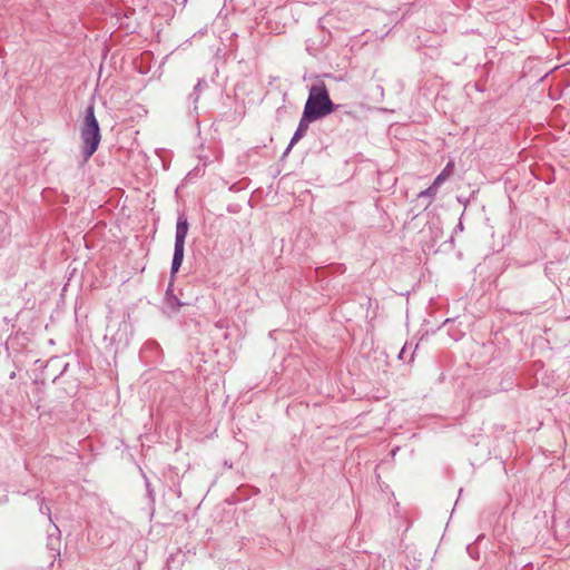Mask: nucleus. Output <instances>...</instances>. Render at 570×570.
<instances>
[{"instance_id": "6e6552de", "label": "nucleus", "mask_w": 570, "mask_h": 570, "mask_svg": "<svg viewBox=\"0 0 570 570\" xmlns=\"http://www.w3.org/2000/svg\"><path fill=\"white\" fill-rule=\"evenodd\" d=\"M40 512L43 514H47L50 518V509L47 505L41 504L40 505Z\"/></svg>"}, {"instance_id": "1a4fd4ad", "label": "nucleus", "mask_w": 570, "mask_h": 570, "mask_svg": "<svg viewBox=\"0 0 570 570\" xmlns=\"http://www.w3.org/2000/svg\"><path fill=\"white\" fill-rule=\"evenodd\" d=\"M406 356V344L403 346V348L401 350L400 354H399V358L400 360H404Z\"/></svg>"}, {"instance_id": "9d476101", "label": "nucleus", "mask_w": 570, "mask_h": 570, "mask_svg": "<svg viewBox=\"0 0 570 570\" xmlns=\"http://www.w3.org/2000/svg\"><path fill=\"white\" fill-rule=\"evenodd\" d=\"M168 302L173 305V304H177L178 306L180 305V303L178 302L177 297H173V298H169Z\"/></svg>"}, {"instance_id": "f03ea898", "label": "nucleus", "mask_w": 570, "mask_h": 570, "mask_svg": "<svg viewBox=\"0 0 570 570\" xmlns=\"http://www.w3.org/2000/svg\"><path fill=\"white\" fill-rule=\"evenodd\" d=\"M80 137L83 144L82 156L85 160H88L98 149L101 139L100 127L95 116L94 105H89L86 109Z\"/></svg>"}, {"instance_id": "0eeeda50", "label": "nucleus", "mask_w": 570, "mask_h": 570, "mask_svg": "<svg viewBox=\"0 0 570 570\" xmlns=\"http://www.w3.org/2000/svg\"><path fill=\"white\" fill-rule=\"evenodd\" d=\"M203 81L199 80L197 82V85L194 87V91L193 94L190 95V97L193 98L194 102H196L199 98V87L202 86Z\"/></svg>"}, {"instance_id": "f257e3e1", "label": "nucleus", "mask_w": 570, "mask_h": 570, "mask_svg": "<svg viewBox=\"0 0 570 570\" xmlns=\"http://www.w3.org/2000/svg\"><path fill=\"white\" fill-rule=\"evenodd\" d=\"M337 107L331 100L326 85L318 81L309 88L303 112H305L306 118L318 120L335 111Z\"/></svg>"}, {"instance_id": "7ed1b4c3", "label": "nucleus", "mask_w": 570, "mask_h": 570, "mask_svg": "<svg viewBox=\"0 0 570 570\" xmlns=\"http://www.w3.org/2000/svg\"><path fill=\"white\" fill-rule=\"evenodd\" d=\"M188 222L185 215H179L176 224L175 247L170 274L174 276L184 261L185 239L188 233Z\"/></svg>"}, {"instance_id": "39448f33", "label": "nucleus", "mask_w": 570, "mask_h": 570, "mask_svg": "<svg viewBox=\"0 0 570 570\" xmlns=\"http://www.w3.org/2000/svg\"><path fill=\"white\" fill-rule=\"evenodd\" d=\"M453 163H448L443 170L435 177L433 183L440 187L453 174Z\"/></svg>"}, {"instance_id": "423d86ee", "label": "nucleus", "mask_w": 570, "mask_h": 570, "mask_svg": "<svg viewBox=\"0 0 570 570\" xmlns=\"http://www.w3.org/2000/svg\"><path fill=\"white\" fill-rule=\"evenodd\" d=\"M438 189H439V186L435 185L434 183H432V185L430 187H428L426 189L422 190L419 193L417 197L419 198H429V202H428V205H431L434 197L436 196L438 194Z\"/></svg>"}, {"instance_id": "9b49d317", "label": "nucleus", "mask_w": 570, "mask_h": 570, "mask_svg": "<svg viewBox=\"0 0 570 570\" xmlns=\"http://www.w3.org/2000/svg\"><path fill=\"white\" fill-rule=\"evenodd\" d=\"M568 527H570V519L568 520Z\"/></svg>"}, {"instance_id": "20e7f679", "label": "nucleus", "mask_w": 570, "mask_h": 570, "mask_svg": "<svg viewBox=\"0 0 570 570\" xmlns=\"http://www.w3.org/2000/svg\"><path fill=\"white\" fill-rule=\"evenodd\" d=\"M312 121H315L314 118H306L305 116V112H303L302 115V118L298 122V126L289 141V145L286 149V153H288L291 150V148L298 141L301 140L305 135H306V131L308 129V126Z\"/></svg>"}]
</instances>
